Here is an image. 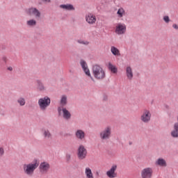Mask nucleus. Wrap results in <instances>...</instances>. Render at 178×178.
I'll return each instance as SVG.
<instances>
[{
	"label": "nucleus",
	"mask_w": 178,
	"mask_h": 178,
	"mask_svg": "<svg viewBox=\"0 0 178 178\" xmlns=\"http://www.w3.org/2000/svg\"><path fill=\"white\" fill-rule=\"evenodd\" d=\"M77 156L80 160L86 159L87 156V149L83 145H81L78 148Z\"/></svg>",
	"instance_id": "39448f33"
},
{
	"label": "nucleus",
	"mask_w": 178,
	"mask_h": 178,
	"mask_svg": "<svg viewBox=\"0 0 178 178\" xmlns=\"http://www.w3.org/2000/svg\"><path fill=\"white\" fill-rule=\"evenodd\" d=\"M36 83L38 84V90H39V91H44L45 90V86H44V83L41 82V81L38 80Z\"/></svg>",
	"instance_id": "4be33fe9"
},
{
	"label": "nucleus",
	"mask_w": 178,
	"mask_h": 178,
	"mask_svg": "<svg viewBox=\"0 0 178 178\" xmlns=\"http://www.w3.org/2000/svg\"><path fill=\"white\" fill-rule=\"evenodd\" d=\"M27 13L29 16H35V17H40L41 16V13L37 8H29L27 10Z\"/></svg>",
	"instance_id": "ddd939ff"
},
{
	"label": "nucleus",
	"mask_w": 178,
	"mask_h": 178,
	"mask_svg": "<svg viewBox=\"0 0 178 178\" xmlns=\"http://www.w3.org/2000/svg\"><path fill=\"white\" fill-rule=\"evenodd\" d=\"M108 69L112 73H118V68L115 65H112L111 63H108Z\"/></svg>",
	"instance_id": "393cba45"
},
{
	"label": "nucleus",
	"mask_w": 178,
	"mask_h": 178,
	"mask_svg": "<svg viewBox=\"0 0 178 178\" xmlns=\"http://www.w3.org/2000/svg\"><path fill=\"white\" fill-rule=\"evenodd\" d=\"M43 136H44V138H51L52 135H51V132H49V131L44 130Z\"/></svg>",
	"instance_id": "cd10ccee"
},
{
	"label": "nucleus",
	"mask_w": 178,
	"mask_h": 178,
	"mask_svg": "<svg viewBox=\"0 0 178 178\" xmlns=\"http://www.w3.org/2000/svg\"><path fill=\"white\" fill-rule=\"evenodd\" d=\"M81 66L83 70L84 71V72L86 73V76H88V77H90L91 80H92V81H94V78H92V76H91V73L90 72V70L88 69V67L87 66V63H86V61L81 60Z\"/></svg>",
	"instance_id": "9b49d317"
},
{
	"label": "nucleus",
	"mask_w": 178,
	"mask_h": 178,
	"mask_svg": "<svg viewBox=\"0 0 178 178\" xmlns=\"http://www.w3.org/2000/svg\"><path fill=\"white\" fill-rule=\"evenodd\" d=\"M140 120L143 123H148L151 120V112L149 110L145 109L140 116Z\"/></svg>",
	"instance_id": "423d86ee"
},
{
	"label": "nucleus",
	"mask_w": 178,
	"mask_h": 178,
	"mask_svg": "<svg viewBox=\"0 0 178 178\" xmlns=\"http://www.w3.org/2000/svg\"><path fill=\"white\" fill-rule=\"evenodd\" d=\"M152 173L154 171L151 168H146L141 171L142 178H152Z\"/></svg>",
	"instance_id": "1a4fd4ad"
},
{
	"label": "nucleus",
	"mask_w": 178,
	"mask_h": 178,
	"mask_svg": "<svg viewBox=\"0 0 178 178\" xmlns=\"http://www.w3.org/2000/svg\"><path fill=\"white\" fill-rule=\"evenodd\" d=\"M85 175L87 178H94V174H92V171L91 168L87 167L85 169Z\"/></svg>",
	"instance_id": "a211bd4d"
},
{
	"label": "nucleus",
	"mask_w": 178,
	"mask_h": 178,
	"mask_svg": "<svg viewBox=\"0 0 178 178\" xmlns=\"http://www.w3.org/2000/svg\"><path fill=\"white\" fill-rule=\"evenodd\" d=\"M95 176H96V178H99V171H96Z\"/></svg>",
	"instance_id": "72a5a7b5"
},
{
	"label": "nucleus",
	"mask_w": 178,
	"mask_h": 178,
	"mask_svg": "<svg viewBox=\"0 0 178 178\" xmlns=\"http://www.w3.org/2000/svg\"><path fill=\"white\" fill-rule=\"evenodd\" d=\"M1 60H3V62H4V63H6V62H8V58H6V57H3V58H1Z\"/></svg>",
	"instance_id": "473e14b6"
},
{
	"label": "nucleus",
	"mask_w": 178,
	"mask_h": 178,
	"mask_svg": "<svg viewBox=\"0 0 178 178\" xmlns=\"http://www.w3.org/2000/svg\"><path fill=\"white\" fill-rule=\"evenodd\" d=\"M43 2H51V0H42Z\"/></svg>",
	"instance_id": "e433bc0d"
},
{
	"label": "nucleus",
	"mask_w": 178,
	"mask_h": 178,
	"mask_svg": "<svg viewBox=\"0 0 178 178\" xmlns=\"http://www.w3.org/2000/svg\"><path fill=\"white\" fill-rule=\"evenodd\" d=\"M126 24L118 23L115 26V33L116 34H118V35H120L122 34H124L126 33Z\"/></svg>",
	"instance_id": "0eeeda50"
},
{
	"label": "nucleus",
	"mask_w": 178,
	"mask_h": 178,
	"mask_svg": "<svg viewBox=\"0 0 178 178\" xmlns=\"http://www.w3.org/2000/svg\"><path fill=\"white\" fill-rule=\"evenodd\" d=\"M112 134V128L111 127H106L103 131L99 134L101 140H109Z\"/></svg>",
	"instance_id": "20e7f679"
},
{
	"label": "nucleus",
	"mask_w": 178,
	"mask_h": 178,
	"mask_svg": "<svg viewBox=\"0 0 178 178\" xmlns=\"http://www.w3.org/2000/svg\"><path fill=\"white\" fill-rule=\"evenodd\" d=\"M18 104L20 105V106H24L26 105V99L23 97H20L17 99Z\"/></svg>",
	"instance_id": "bb28decb"
},
{
	"label": "nucleus",
	"mask_w": 178,
	"mask_h": 178,
	"mask_svg": "<svg viewBox=\"0 0 178 178\" xmlns=\"http://www.w3.org/2000/svg\"><path fill=\"white\" fill-rule=\"evenodd\" d=\"M50 168L51 165H49V163L44 161L40 163L39 170L40 173L45 175V173H48V170H49Z\"/></svg>",
	"instance_id": "6e6552de"
},
{
	"label": "nucleus",
	"mask_w": 178,
	"mask_h": 178,
	"mask_svg": "<svg viewBox=\"0 0 178 178\" xmlns=\"http://www.w3.org/2000/svg\"><path fill=\"white\" fill-rule=\"evenodd\" d=\"M27 26H29V27H34V26H36L37 21L35 19H30L26 22Z\"/></svg>",
	"instance_id": "a878e982"
},
{
	"label": "nucleus",
	"mask_w": 178,
	"mask_h": 178,
	"mask_svg": "<svg viewBox=\"0 0 178 178\" xmlns=\"http://www.w3.org/2000/svg\"><path fill=\"white\" fill-rule=\"evenodd\" d=\"M60 102L61 106H66L67 104V97L66 95H63L61 97V99Z\"/></svg>",
	"instance_id": "5701e85b"
},
{
	"label": "nucleus",
	"mask_w": 178,
	"mask_h": 178,
	"mask_svg": "<svg viewBox=\"0 0 178 178\" xmlns=\"http://www.w3.org/2000/svg\"><path fill=\"white\" fill-rule=\"evenodd\" d=\"M38 105L40 111H47V108L51 105V99L47 96L40 98L38 100Z\"/></svg>",
	"instance_id": "7ed1b4c3"
},
{
	"label": "nucleus",
	"mask_w": 178,
	"mask_h": 178,
	"mask_svg": "<svg viewBox=\"0 0 178 178\" xmlns=\"http://www.w3.org/2000/svg\"><path fill=\"white\" fill-rule=\"evenodd\" d=\"M75 137L80 140L81 141H83L84 138H86V132L81 129H78L75 132Z\"/></svg>",
	"instance_id": "4468645a"
},
{
	"label": "nucleus",
	"mask_w": 178,
	"mask_h": 178,
	"mask_svg": "<svg viewBox=\"0 0 178 178\" xmlns=\"http://www.w3.org/2000/svg\"><path fill=\"white\" fill-rule=\"evenodd\" d=\"M86 20L89 24H94V23H95L97 21V18L95 17V15L92 14H88L86 17Z\"/></svg>",
	"instance_id": "2eb2a0df"
},
{
	"label": "nucleus",
	"mask_w": 178,
	"mask_h": 178,
	"mask_svg": "<svg viewBox=\"0 0 178 178\" xmlns=\"http://www.w3.org/2000/svg\"><path fill=\"white\" fill-rule=\"evenodd\" d=\"M163 19L165 23H169V22H170V18H169V16L168 15L164 16Z\"/></svg>",
	"instance_id": "c756f323"
},
{
	"label": "nucleus",
	"mask_w": 178,
	"mask_h": 178,
	"mask_svg": "<svg viewBox=\"0 0 178 178\" xmlns=\"http://www.w3.org/2000/svg\"><path fill=\"white\" fill-rule=\"evenodd\" d=\"M8 70H9L10 72H12V70H13V68L12 67H8Z\"/></svg>",
	"instance_id": "c9c22d12"
},
{
	"label": "nucleus",
	"mask_w": 178,
	"mask_h": 178,
	"mask_svg": "<svg viewBox=\"0 0 178 178\" xmlns=\"http://www.w3.org/2000/svg\"><path fill=\"white\" fill-rule=\"evenodd\" d=\"M79 44H83V45H88L90 42L88 41L78 40Z\"/></svg>",
	"instance_id": "c85d7f7f"
},
{
	"label": "nucleus",
	"mask_w": 178,
	"mask_h": 178,
	"mask_svg": "<svg viewBox=\"0 0 178 178\" xmlns=\"http://www.w3.org/2000/svg\"><path fill=\"white\" fill-rule=\"evenodd\" d=\"M171 136L174 138H177V137H178V127H177V125H174V130L171 132Z\"/></svg>",
	"instance_id": "412c9836"
},
{
	"label": "nucleus",
	"mask_w": 178,
	"mask_h": 178,
	"mask_svg": "<svg viewBox=\"0 0 178 178\" xmlns=\"http://www.w3.org/2000/svg\"><path fill=\"white\" fill-rule=\"evenodd\" d=\"M172 27L173 29H175V30H178V25L176 24H172Z\"/></svg>",
	"instance_id": "2f4dec72"
},
{
	"label": "nucleus",
	"mask_w": 178,
	"mask_h": 178,
	"mask_svg": "<svg viewBox=\"0 0 178 178\" xmlns=\"http://www.w3.org/2000/svg\"><path fill=\"white\" fill-rule=\"evenodd\" d=\"M111 53L113 55H115V56H120V51L119 49L115 47H111Z\"/></svg>",
	"instance_id": "aec40b11"
},
{
	"label": "nucleus",
	"mask_w": 178,
	"mask_h": 178,
	"mask_svg": "<svg viewBox=\"0 0 178 178\" xmlns=\"http://www.w3.org/2000/svg\"><path fill=\"white\" fill-rule=\"evenodd\" d=\"M66 158H67V161H70V158H71L70 154H67Z\"/></svg>",
	"instance_id": "f704fd0d"
},
{
	"label": "nucleus",
	"mask_w": 178,
	"mask_h": 178,
	"mask_svg": "<svg viewBox=\"0 0 178 178\" xmlns=\"http://www.w3.org/2000/svg\"><path fill=\"white\" fill-rule=\"evenodd\" d=\"M62 9H65V10H74V7L72 4H62L60 6Z\"/></svg>",
	"instance_id": "6ab92c4d"
},
{
	"label": "nucleus",
	"mask_w": 178,
	"mask_h": 178,
	"mask_svg": "<svg viewBox=\"0 0 178 178\" xmlns=\"http://www.w3.org/2000/svg\"><path fill=\"white\" fill-rule=\"evenodd\" d=\"M92 73L95 79L97 80H104L106 76L105 70L101 66L95 65L92 67Z\"/></svg>",
	"instance_id": "f257e3e1"
},
{
	"label": "nucleus",
	"mask_w": 178,
	"mask_h": 178,
	"mask_svg": "<svg viewBox=\"0 0 178 178\" xmlns=\"http://www.w3.org/2000/svg\"><path fill=\"white\" fill-rule=\"evenodd\" d=\"M117 15L118 17L120 18L123 17L124 15H126V11H124V9H123V8H120L118 9Z\"/></svg>",
	"instance_id": "b1692460"
},
{
	"label": "nucleus",
	"mask_w": 178,
	"mask_h": 178,
	"mask_svg": "<svg viewBox=\"0 0 178 178\" xmlns=\"http://www.w3.org/2000/svg\"><path fill=\"white\" fill-rule=\"evenodd\" d=\"M126 76L128 80H133L134 74L133 69H131V67L128 66L126 67Z\"/></svg>",
	"instance_id": "dca6fc26"
},
{
	"label": "nucleus",
	"mask_w": 178,
	"mask_h": 178,
	"mask_svg": "<svg viewBox=\"0 0 178 178\" xmlns=\"http://www.w3.org/2000/svg\"><path fill=\"white\" fill-rule=\"evenodd\" d=\"M4 150H3V148L2 147H0V156H2V155H3L4 154Z\"/></svg>",
	"instance_id": "7c9ffc66"
},
{
	"label": "nucleus",
	"mask_w": 178,
	"mask_h": 178,
	"mask_svg": "<svg viewBox=\"0 0 178 178\" xmlns=\"http://www.w3.org/2000/svg\"><path fill=\"white\" fill-rule=\"evenodd\" d=\"M156 165H157V166H161V168H166V166H168L166 160L162 158H159L156 161Z\"/></svg>",
	"instance_id": "f3484780"
},
{
	"label": "nucleus",
	"mask_w": 178,
	"mask_h": 178,
	"mask_svg": "<svg viewBox=\"0 0 178 178\" xmlns=\"http://www.w3.org/2000/svg\"><path fill=\"white\" fill-rule=\"evenodd\" d=\"M58 113H60V112H63V118H64L66 120H69V119L72 118V114L65 108H62L60 107H58Z\"/></svg>",
	"instance_id": "f8f14e48"
},
{
	"label": "nucleus",
	"mask_w": 178,
	"mask_h": 178,
	"mask_svg": "<svg viewBox=\"0 0 178 178\" xmlns=\"http://www.w3.org/2000/svg\"><path fill=\"white\" fill-rule=\"evenodd\" d=\"M116 169H118L117 165H113L111 169L106 172V176L109 178L118 177V173L116 172Z\"/></svg>",
	"instance_id": "9d476101"
},
{
	"label": "nucleus",
	"mask_w": 178,
	"mask_h": 178,
	"mask_svg": "<svg viewBox=\"0 0 178 178\" xmlns=\"http://www.w3.org/2000/svg\"><path fill=\"white\" fill-rule=\"evenodd\" d=\"M36 168H38V163L35 160L33 163L24 165V172L28 176H33Z\"/></svg>",
	"instance_id": "f03ea898"
}]
</instances>
